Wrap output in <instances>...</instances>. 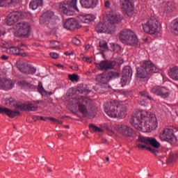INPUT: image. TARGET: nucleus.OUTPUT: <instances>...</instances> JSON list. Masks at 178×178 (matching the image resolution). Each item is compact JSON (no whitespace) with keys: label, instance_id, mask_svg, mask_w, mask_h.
<instances>
[{"label":"nucleus","instance_id":"1","mask_svg":"<svg viewBox=\"0 0 178 178\" xmlns=\"http://www.w3.org/2000/svg\"><path fill=\"white\" fill-rule=\"evenodd\" d=\"M143 120H144L143 127L146 131H152L158 127V120H156V115L155 114L147 111H136L133 115L131 117L129 123L136 129V130H143Z\"/></svg>","mask_w":178,"mask_h":178},{"label":"nucleus","instance_id":"2","mask_svg":"<svg viewBox=\"0 0 178 178\" xmlns=\"http://www.w3.org/2000/svg\"><path fill=\"white\" fill-rule=\"evenodd\" d=\"M104 111L110 118H119L123 119L127 115L126 104H120L118 100H108L104 106Z\"/></svg>","mask_w":178,"mask_h":178},{"label":"nucleus","instance_id":"3","mask_svg":"<svg viewBox=\"0 0 178 178\" xmlns=\"http://www.w3.org/2000/svg\"><path fill=\"white\" fill-rule=\"evenodd\" d=\"M75 102L79 107V111L89 119H94L97 116V110L95 106L92 105L91 99L86 97H80L75 99Z\"/></svg>","mask_w":178,"mask_h":178},{"label":"nucleus","instance_id":"4","mask_svg":"<svg viewBox=\"0 0 178 178\" xmlns=\"http://www.w3.org/2000/svg\"><path fill=\"white\" fill-rule=\"evenodd\" d=\"M118 38L120 42L127 47H137L138 45V37L134 31L130 29H123L119 33Z\"/></svg>","mask_w":178,"mask_h":178},{"label":"nucleus","instance_id":"5","mask_svg":"<svg viewBox=\"0 0 178 178\" xmlns=\"http://www.w3.org/2000/svg\"><path fill=\"white\" fill-rule=\"evenodd\" d=\"M7 24L13 26V29L15 31L14 34L16 37L29 38L31 35V25L29 23H8Z\"/></svg>","mask_w":178,"mask_h":178},{"label":"nucleus","instance_id":"6","mask_svg":"<svg viewBox=\"0 0 178 178\" xmlns=\"http://www.w3.org/2000/svg\"><path fill=\"white\" fill-rule=\"evenodd\" d=\"M4 101L7 106L14 105V107L16 109H19V111H25V112H35V111H38V106L34 104L33 103H17L15 104L16 99H15L14 97L6 98Z\"/></svg>","mask_w":178,"mask_h":178},{"label":"nucleus","instance_id":"7","mask_svg":"<svg viewBox=\"0 0 178 178\" xmlns=\"http://www.w3.org/2000/svg\"><path fill=\"white\" fill-rule=\"evenodd\" d=\"M77 0H65L63 3L60 4V9L67 16H71L73 15V12L75 10H79L77 9Z\"/></svg>","mask_w":178,"mask_h":178},{"label":"nucleus","instance_id":"8","mask_svg":"<svg viewBox=\"0 0 178 178\" xmlns=\"http://www.w3.org/2000/svg\"><path fill=\"white\" fill-rule=\"evenodd\" d=\"M161 141H166L170 144H176L177 143V138L175 136V131L172 129H164L159 135Z\"/></svg>","mask_w":178,"mask_h":178},{"label":"nucleus","instance_id":"9","mask_svg":"<svg viewBox=\"0 0 178 178\" xmlns=\"http://www.w3.org/2000/svg\"><path fill=\"white\" fill-rule=\"evenodd\" d=\"M143 31L146 34L154 35V34H159L161 32V24L159 23H146L143 24Z\"/></svg>","mask_w":178,"mask_h":178},{"label":"nucleus","instance_id":"10","mask_svg":"<svg viewBox=\"0 0 178 178\" xmlns=\"http://www.w3.org/2000/svg\"><path fill=\"white\" fill-rule=\"evenodd\" d=\"M118 131L124 137H130L131 138L136 137V131L131 127L125 124L120 125Z\"/></svg>","mask_w":178,"mask_h":178},{"label":"nucleus","instance_id":"11","mask_svg":"<svg viewBox=\"0 0 178 178\" xmlns=\"http://www.w3.org/2000/svg\"><path fill=\"white\" fill-rule=\"evenodd\" d=\"M150 92H152V94L159 95V97H161V98H168L170 95V90L165 87H154L151 89Z\"/></svg>","mask_w":178,"mask_h":178},{"label":"nucleus","instance_id":"12","mask_svg":"<svg viewBox=\"0 0 178 178\" xmlns=\"http://www.w3.org/2000/svg\"><path fill=\"white\" fill-rule=\"evenodd\" d=\"M19 72L24 74H35L37 70L29 64H19L17 66Z\"/></svg>","mask_w":178,"mask_h":178},{"label":"nucleus","instance_id":"13","mask_svg":"<svg viewBox=\"0 0 178 178\" xmlns=\"http://www.w3.org/2000/svg\"><path fill=\"white\" fill-rule=\"evenodd\" d=\"M141 67L145 70L149 72V73H159V70L155 64L152 63L151 60H145L141 65Z\"/></svg>","mask_w":178,"mask_h":178},{"label":"nucleus","instance_id":"14","mask_svg":"<svg viewBox=\"0 0 178 178\" xmlns=\"http://www.w3.org/2000/svg\"><path fill=\"white\" fill-rule=\"evenodd\" d=\"M123 17L120 14H114L113 15H106L103 17L104 23H120Z\"/></svg>","mask_w":178,"mask_h":178},{"label":"nucleus","instance_id":"15","mask_svg":"<svg viewBox=\"0 0 178 178\" xmlns=\"http://www.w3.org/2000/svg\"><path fill=\"white\" fill-rule=\"evenodd\" d=\"M6 52L10 55H17L18 56H22V58H26V56H27V54H26L23 49H20L17 47H10L7 48Z\"/></svg>","mask_w":178,"mask_h":178},{"label":"nucleus","instance_id":"16","mask_svg":"<svg viewBox=\"0 0 178 178\" xmlns=\"http://www.w3.org/2000/svg\"><path fill=\"white\" fill-rule=\"evenodd\" d=\"M99 65L100 70H110L116 66V61L115 60H102Z\"/></svg>","mask_w":178,"mask_h":178},{"label":"nucleus","instance_id":"17","mask_svg":"<svg viewBox=\"0 0 178 178\" xmlns=\"http://www.w3.org/2000/svg\"><path fill=\"white\" fill-rule=\"evenodd\" d=\"M120 3L127 15H129V13H131V12L134 10L133 1H131V0H120Z\"/></svg>","mask_w":178,"mask_h":178},{"label":"nucleus","instance_id":"18","mask_svg":"<svg viewBox=\"0 0 178 178\" xmlns=\"http://www.w3.org/2000/svg\"><path fill=\"white\" fill-rule=\"evenodd\" d=\"M0 113L1 115H7V116L11 119H13V118H16V116H19L20 115L19 111H12L6 107H0Z\"/></svg>","mask_w":178,"mask_h":178},{"label":"nucleus","instance_id":"19","mask_svg":"<svg viewBox=\"0 0 178 178\" xmlns=\"http://www.w3.org/2000/svg\"><path fill=\"white\" fill-rule=\"evenodd\" d=\"M20 13L12 12L8 14L6 18V23H17L20 20Z\"/></svg>","mask_w":178,"mask_h":178},{"label":"nucleus","instance_id":"20","mask_svg":"<svg viewBox=\"0 0 178 178\" xmlns=\"http://www.w3.org/2000/svg\"><path fill=\"white\" fill-rule=\"evenodd\" d=\"M95 81L100 84H108L109 82V76H108V72H104L96 76Z\"/></svg>","mask_w":178,"mask_h":178},{"label":"nucleus","instance_id":"21","mask_svg":"<svg viewBox=\"0 0 178 178\" xmlns=\"http://www.w3.org/2000/svg\"><path fill=\"white\" fill-rule=\"evenodd\" d=\"M54 17V12L52 11H47L42 15L40 18V23H47L51 22Z\"/></svg>","mask_w":178,"mask_h":178},{"label":"nucleus","instance_id":"22","mask_svg":"<svg viewBox=\"0 0 178 178\" xmlns=\"http://www.w3.org/2000/svg\"><path fill=\"white\" fill-rule=\"evenodd\" d=\"M81 5L83 8H90L97 6V0H81Z\"/></svg>","mask_w":178,"mask_h":178},{"label":"nucleus","instance_id":"23","mask_svg":"<svg viewBox=\"0 0 178 178\" xmlns=\"http://www.w3.org/2000/svg\"><path fill=\"white\" fill-rule=\"evenodd\" d=\"M176 10V4L173 1H168L164 4V12L172 13Z\"/></svg>","mask_w":178,"mask_h":178},{"label":"nucleus","instance_id":"24","mask_svg":"<svg viewBox=\"0 0 178 178\" xmlns=\"http://www.w3.org/2000/svg\"><path fill=\"white\" fill-rule=\"evenodd\" d=\"M13 87H15V83L12 80L3 79L2 90L8 91V90H12Z\"/></svg>","mask_w":178,"mask_h":178},{"label":"nucleus","instance_id":"25","mask_svg":"<svg viewBox=\"0 0 178 178\" xmlns=\"http://www.w3.org/2000/svg\"><path fill=\"white\" fill-rule=\"evenodd\" d=\"M63 27L66 30L73 31V30H76V29H81V25L79 23H64Z\"/></svg>","mask_w":178,"mask_h":178},{"label":"nucleus","instance_id":"26","mask_svg":"<svg viewBox=\"0 0 178 178\" xmlns=\"http://www.w3.org/2000/svg\"><path fill=\"white\" fill-rule=\"evenodd\" d=\"M19 0H0V8H8L17 3Z\"/></svg>","mask_w":178,"mask_h":178},{"label":"nucleus","instance_id":"27","mask_svg":"<svg viewBox=\"0 0 178 178\" xmlns=\"http://www.w3.org/2000/svg\"><path fill=\"white\" fill-rule=\"evenodd\" d=\"M169 76L172 80L178 81V66H174L170 69Z\"/></svg>","mask_w":178,"mask_h":178},{"label":"nucleus","instance_id":"28","mask_svg":"<svg viewBox=\"0 0 178 178\" xmlns=\"http://www.w3.org/2000/svg\"><path fill=\"white\" fill-rule=\"evenodd\" d=\"M42 5H44L43 0H31L29 3V8L33 9V10H35L38 6H42Z\"/></svg>","mask_w":178,"mask_h":178},{"label":"nucleus","instance_id":"29","mask_svg":"<svg viewBox=\"0 0 178 178\" xmlns=\"http://www.w3.org/2000/svg\"><path fill=\"white\" fill-rule=\"evenodd\" d=\"M148 74H149V72L142 67L137 68V76L139 79H147Z\"/></svg>","mask_w":178,"mask_h":178},{"label":"nucleus","instance_id":"30","mask_svg":"<svg viewBox=\"0 0 178 178\" xmlns=\"http://www.w3.org/2000/svg\"><path fill=\"white\" fill-rule=\"evenodd\" d=\"M122 76L131 79V76H133V70H131V67L129 65L124 67L122 70Z\"/></svg>","mask_w":178,"mask_h":178},{"label":"nucleus","instance_id":"31","mask_svg":"<svg viewBox=\"0 0 178 178\" xmlns=\"http://www.w3.org/2000/svg\"><path fill=\"white\" fill-rule=\"evenodd\" d=\"M38 91L43 97H47V95H52V92H47V90H45V89L42 86V82L41 81L38 82Z\"/></svg>","mask_w":178,"mask_h":178},{"label":"nucleus","instance_id":"32","mask_svg":"<svg viewBox=\"0 0 178 178\" xmlns=\"http://www.w3.org/2000/svg\"><path fill=\"white\" fill-rule=\"evenodd\" d=\"M116 24L115 23H106V33L108 34H113L116 31Z\"/></svg>","mask_w":178,"mask_h":178},{"label":"nucleus","instance_id":"33","mask_svg":"<svg viewBox=\"0 0 178 178\" xmlns=\"http://www.w3.org/2000/svg\"><path fill=\"white\" fill-rule=\"evenodd\" d=\"M136 147H138V148H140V149H144V148H145V149H147V151H150V152H152V154H154L155 155H158V154L159 153L158 149H154L151 147H147V145L138 143L136 144Z\"/></svg>","mask_w":178,"mask_h":178},{"label":"nucleus","instance_id":"34","mask_svg":"<svg viewBox=\"0 0 178 178\" xmlns=\"http://www.w3.org/2000/svg\"><path fill=\"white\" fill-rule=\"evenodd\" d=\"M178 159V152H171L167 159V163H175Z\"/></svg>","mask_w":178,"mask_h":178},{"label":"nucleus","instance_id":"35","mask_svg":"<svg viewBox=\"0 0 178 178\" xmlns=\"http://www.w3.org/2000/svg\"><path fill=\"white\" fill-rule=\"evenodd\" d=\"M97 33H106V23H99L95 27Z\"/></svg>","mask_w":178,"mask_h":178},{"label":"nucleus","instance_id":"36","mask_svg":"<svg viewBox=\"0 0 178 178\" xmlns=\"http://www.w3.org/2000/svg\"><path fill=\"white\" fill-rule=\"evenodd\" d=\"M99 48L102 52H105V51H109V47H108V42H106L105 40L99 41Z\"/></svg>","mask_w":178,"mask_h":178},{"label":"nucleus","instance_id":"37","mask_svg":"<svg viewBox=\"0 0 178 178\" xmlns=\"http://www.w3.org/2000/svg\"><path fill=\"white\" fill-rule=\"evenodd\" d=\"M89 130L90 133H102V131H104V129L99 128L98 126L94 124H90Z\"/></svg>","mask_w":178,"mask_h":178},{"label":"nucleus","instance_id":"38","mask_svg":"<svg viewBox=\"0 0 178 178\" xmlns=\"http://www.w3.org/2000/svg\"><path fill=\"white\" fill-rule=\"evenodd\" d=\"M150 140L151 137L139 136L138 138V142L142 143V144H145V145H149Z\"/></svg>","mask_w":178,"mask_h":178},{"label":"nucleus","instance_id":"39","mask_svg":"<svg viewBox=\"0 0 178 178\" xmlns=\"http://www.w3.org/2000/svg\"><path fill=\"white\" fill-rule=\"evenodd\" d=\"M149 145H152L153 147L152 148H154V149H158L161 147V143L155 138H150Z\"/></svg>","mask_w":178,"mask_h":178},{"label":"nucleus","instance_id":"40","mask_svg":"<svg viewBox=\"0 0 178 178\" xmlns=\"http://www.w3.org/2000/svg\"><path fill=\"white\" fill-rule=\"evenodd\" d=\"M170 31L172 34L178 35V23H170Z\"/></svg>","mask_w":178,"mask_h":178},{"label":"nucleus","instance_id":"41","mask_svg":"<svg viewBox=\"0 0 178 178\" xmlns=\"http://www.w3.org/2000/svg\"><path fill=\"white\" fill-rule=\"evenodd\" d=\"M95 20V16L91 15H87L83 17L82 22L83 23H91Z\"/></svg>","mask_w":178,"mask_h":178},{"label":"nucleus","instance_id":"42","mask_svg":"<svg viewBox=\"0 0 178 178\" xmlns=\"http://www.w3.org/2000/svg\"><path fill=\"white\" fill-rule=\"evenodd\" d=\"M107 74L108 76L109 81H111L112 79H119V77H120V73L117 72L111 71L110 72H107Z\"/></svg>","mask_w":178,"mask_h":178},{"label":"nucleus","instance_id":"43","mask_svg":"<svg viewBox=\"0 0 178 178\" xmlns=\"http://www.w3.org/2000/svg\"><path fill=\"white\" fill-rule=\"evenodd\" d=\"M139 95L142 97V98H147V99H149V101H152V97L149 96L148 92H147L146 90L139 92Z\"/></svg>","mask_w":178,"mask_h":178},{"label":"nucleus","instance_id":"44","mask_svg":"<svg viewBox=\"0 0 178 178\" xmlns=\"http://www.w3.org/2000/svg\"><path fill=\"white\" fill-rule=\"evenodd\" d=\"M68 79L71 81H76V83L80 80V77L79 76L78 74H69L68 75Z\"/></svg>","mask_w":178,"mask_h":178},{"label":"nucleus","instance_id":"45","mask_svg":"<svg viewBox=\"0 0 178 178\" xmlns=\"http://www.w3.org/2000/svg\"><path fill=\"white\" fill-rule=\"evenodd\" d=\"M17 85L21 88H24L26 87H30V83L26 81H21L17 82Z\"/></svg>","mask_w":178,"mask_h":178},{"label":"nucleus","instance_id":"46","mask_svg":"<svg viewBox=\"0 0 178 178\" xmlns=\"http://www.w3.org/2000/svg\"><path fill=\"white\" fill-rule=\"evenodd\" d=\"M50 47L53 49H58V48H59V42L55 41V40H51L50 42Z\"/></svg>","mask_w":178,"mask_h":178},{"label":"nucleus","instance_id":"47","mask_svg":"<svg viewBox=\"0 0 178 178\" xmlns=\"http://www.w3.org/2000/svg\"><path fill=\"white\" fill-rule=\"evenodd\" d=\"M130 79L131 78H128L127 76H124L122 75L121 81H120L121 87H124V86L127 84V81L130 80Z\"/></svg>","mask_w":178,"mask_h":178},{"label":"nucleus","instance_id":"48","mask_svg":"<svg viewBox=\"0 0 178 178\" xmlns=\"http://www.w3.org/2000/svg\"><path fill=\"white\" fill-rule=\"evenodd\" d=\"M33 119L34 122H37L38 120H44V122H47L48 120V117H42V116H38V115H33Z\"/></svg>","mask_w":178,"mask_h":178},{"label":"nucleus","instance_id":"49","mask_svg":"<svg viewBox=\"0 0 178 178\" xmlns=\"http://www.w3.org/2000/svg\"><path fill=\"white\" fill-rule=\"evenodd\" d=\"M48 120H51L54 122V123H56L57 124H62L63 123L61 120H59L54 117H48Z\"/></svg>","mask_w":178,"mask_h":178},{"label":"nucleus","instance_id":"50","mask_svg":"<svg viewBox=\"0 0 178 178\" xmlns=\"http://www.w3.org/2000/svg\"><path fill=\"white\" fill-rule=\"evenodd\" d=\"M0 44L2 47V48H6V49H8V48H9V43L4 41L3 40H1Z\"/></svg>","mask_w":178,"mask_h":178},{"label":"nucleus","instance_id":"51","mask_svg":"<svg viewBox=\"0 0 178 178\" xmlns=\"http://www.w3.org/2000/svg\"><path fill=\"white\" fill-rule=\"evenodd\" d=\"M72 42H73V44H74L75 45H77V46L81 45V41L77 38H74L72 39Z\"/></svg>","mask_w":178,"mask_h":178},{"label":"nucleus","instance_id":"52","mask_svg":"<svg viewBox=\"0 0 178 178\" xmlns=\"http://www.w3.org/2000/svg\"><path fill=\"white\" fill-rule=\"evenodd\" d=\"M158 20H156V18L155 17H150L149 19L146 21V23H156Z\"/></svg>","mask_w":178,"mask_h":178},{"label":"nucleus","instance_id":"53","mask_svg":"<svg viewBox=\"0 0 178 178\" xmlns=\"http://www.w3.org/2000/svg\"><path fill=\"white\" fill-rule=\"evenodd\" d=\"M50 56L53 59H58V58H59V54H58L57 53H55V52H51V53H50Z\"/></svg>","mask_w":178,"mask_h":178},{"label":"nucleus","instance_id":"54","mask_svg":"<svg viewBox=\"0 0 178 178\" xmlns=\"http://www.w3.org/2000/svg\"><path fill=\"white\" fill-rule=\"evenodd\" d=\"M78 91H79L81 94H88L90 92V90L87 89H83V88H79Z\"/></svg>","mask_w":178,"mask_h":178},{"label":"nucleus","instance_id":"55","mask_svg":"<svg viewBox=\"0 0 178 178\" xmlns=\"http://www.w3.org/2000/svg\"><path fill=\"white\" fill-rule=\"evenodd\" d=\"M65 23H76V21L74 18H67Z\"/></svg>","mask_w":178,"mask_h":178},{"label":"nucleus","instance_id":"56","mask_svg":"<svg viewBox=\"0 0 178 178\" xmlns=\"http://www.w3.org/2000/svg\"><path fill=\"white\" fill-rule=\"evenodd\" d=\"M133 93L132 90H125L123 92L124 95H126V97H129V95H131Z\"/></svg>","mask_w":178,"mask_h":178},{"label":"nucleus","instance_id":"57","mask_svg":"<svg viewBox=\"0 0 178 178\" xmlns=\"http://www.w3.org/2000/svg\"><path fill=\"white\" fill-rule=\"evenodd\" d=\"M1 59H2L3 60H8L9 59V56L3 55L1 56Z\"/></svg>","mask_w":178,"mask_h":178},{"label":"nucleus","instance_id":"58","mask_svg":"<svg viewBox=\"0 0 178 178\" xmlns=\"http://www.w3.org/2000/svg\"><path fill=\"white\" fill-rule=\"evenodd\" d=\"M83 60H86V62H87L88 63H91V62H92V60H91V58L87 57L83 58Z\"/></svg>","mask_w":178,"mask_h":178},{"label":"nucleus","instance_id":"59","mask_svg":"<svg viewBox=\"0 0 178 178\" xmlns=\"http://www.w3.org/2000/svg\"><path fill=\"white\" fill-rule=\"evenodd\" d=\"M105 8H109V6H111V3H109V1H106L105 2Z\"/></svg>","mask_w":178,"mask_h":178},{"label":"nucleus","instance_id":"60","mask_svg":"<svg viewBox=\"0 0 178 178\" xmlns=\"http://www.w3.org/2000/svg\"><path fill=\"white\" fill-rule=\"evenodd\" d=\"M102 144H108V140H106L105 138H102Z\"/></svg>","mask_w":178,"mask_h":178},{"label":"nucleus","instance_id":"61","mask_svg":"<svg viewBox=\"0 0 178 178\" xmlns=\"http://www.w3.org/2000/svg\"><path fill=\"white\" fill-rule=\"evenodd\" d=\"M71 69L72 70H75V71L79 70V67H77L76 66H71Z\"/></svg>","mask_w":178,"mask_h":178},{"label":"nucleus","instance_id":"62","mask_svg":"<svg viewBox=\"0 0 178 178\" xmlns=\"http://www.w3.org/2000/svg\"><path fill=\"white\" fill-rule=\"evenodd\" d=\"M3 83V79H2L0 78V88H2Z\"/></svg>","mask_w":178,"mask_h":178},{"label":"nucleus","instance_id":"63","mask_svg":"<svg viewBox=\"0 0 178 178\" xmlns=\"http://www.w3.org/2000/svg\"><path fill=\"white\" fill-rule=\"evenodd\" d=\"M91 48V46L90 44H87L86 47H85V49H90Z\"/></svg>","mask_w":178,"mask_h":178},{"label":"nucleus","instance_id":"64","mask_svg":"<svg viewBox=\"0 0 178 178\" xmlns=\"http://www.w3.org/2000/svg\"><path fill=\"white\" fill-rule=\"evenodd\" d=\"M56 66L57 67H63V65H62V64H56Z\"/></svg>","mask_w":178,"mask_h":178}]
</instances>
